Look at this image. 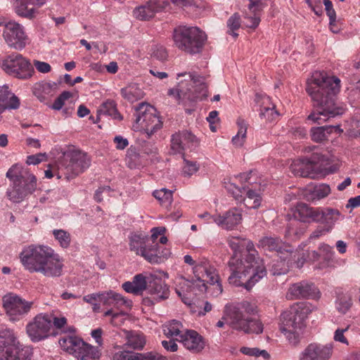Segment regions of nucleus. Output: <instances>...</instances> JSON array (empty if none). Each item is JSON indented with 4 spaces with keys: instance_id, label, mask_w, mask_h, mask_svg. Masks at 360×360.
Returning <instances> with one entry per match:
<instances>
[{
    "instance_id": "obj_1",
    "label": "nucleus",
    "mask_w": 360,
    "mask_h": 360,
    "mask_svg": "<svg viewBox=\"0 0 360 360\" xmlns=\"http://www.w3.org/2000/svg\"><path fill=\"white\" fill-rule=\"evenodd\" d=\"M340 79L329 77L323 71H315L307 84V92L314 102V109L307 120L312 124H322L330 119L342 115L345 108L335 103L340 91Z\"/></svg>"
},
{
    "instance_id": "obj_2",
    "label": "nucleus",
    "mask_w": 360,
    "mask_h": 360,
    "mask_svg": "<svg viewBox=\"0 0 360 360\" xmlns=\"http://www.w3.org/2000/svg\"><path fill=\"white\" fill-rule=\"evenodd\" d=\"M194 279L179 278L176 288L179 296H185L190 290L193 295L208 292L212 297L223 292V286L217 269L207 259H202L193 267Z\"/></svg>"
},
{
    "instance_id": "obj_3",
    "label": "nucleus",
    "mask_w": 360,
    "mask_h": 360,
    "mask_svg": "<svg viewBox=\"0 0 360 360\" xmlns=\"http://www.w3.org/2000/svg\"><path fill=\"white\" fill-rule=\"evenodd\" d=\"M250 254L240 259L231 258L229 262L231 275L229 283L235 287H243L250 290L256 283L266 275V267L254 245L249 243Z\"/></svg>"
},
{
    "instance_id": "obj_4",
    "label": "nucleus",
    "mask_w": 360,
    "mask_h": 360,
    "mask_svg": "<svg viewBox=\"0 0 360 360\" xmlns=\"http://www.w3.org/2000/svg\"><path fill=\"white\" fill-rule=\"evenodd\" d=\"M63 259L50 246L32 245L24 250V266L30 272L40 273L46 277L63 274Z\"/></svg>"
},
{
    "instance_id": "obj_5",
    "label": "nucleus",
    "mask_w": 360,
    "mask_h": 360,
    "mask_svg": "<svg viewBox=\"0 0 360 360\" xmlns=\"http://www.w3.org/2000/svg\"><path fill=\"white\" fill-rule=\"evenodd\" d=\"M257 313V305L248 301H243L236 305L226 304L221 320L217 323L216 326L222 328L226 323L238 331L260 334L263 332L264 326L259 320L253 318Z\"/></svg>"
},
{
    "instance_id": "obj_6",
    "label": "nucleus",
    "mask_w": 360,
    "mask_h": 360,
    "mask_svg": "<svg viewBox=\"0 0 360 360\" xmlns=\"http://www.w3.org/2000/svg\"><path fill=\"white\" fill-rule=\"evenodd\" d=\"M313 309L310 303L297 302L281 314L279 328L290 344L299 343L305 327L304 321Z\"/></svg>"
},
{
    "instance_id": "obj_7",
    "label": "nucleus",
    "mask_w": 360,
    "mask_h": 360,
    "mask_svg": "<svg viewBox=\"0 0 360 360\" xmlns=\"http://www.w3.org/2000/svg\"><path fill=\"white\" fill-rule=\"evenodd\" d=\"M172 39L179 50L195 55L202 52L207 35L196 26L179 25L174 29Z\"/></svg>"
},
{
    "instance_id": "obj_8",
    "label": "nucleus",
    "mask_w": 360,
    "mask_h": 360,
    "mask_svg": "<svg viewBox=\"0 0 360 360\" xmlns=\"http://www.w3.org/2000/svg\"><path fill=\"white\" fill-rule=\"evenodd\" d=\"M129 249L150 264L162 263L172 255L170 249L167 247L150 245L148 236L142 233H135L130 236Z\"/></svg>"
},
{
    "instance_id": "obj_9",
    "label": "nucleus",
    "mask_w": 360,
    "mask_h": 360,
    "mask_svg": "<svg viewBox=\"0 0 360 360\" xmlns=\"http://www.w3.org/2000/svg\"><path fill=\"white\" fill-rule=\"evenodd\" d=\"M136 119L132 125L134 131H143L150 135L162 127L159 114L152 105L141 103L136 108Z\"/></svg>"
},
{
    "instance_id": "obj_10",
    "label": "nucleus",
    "mask_w": 360,
    "mask_h": 360,
    "mask_svg": "<svg viewBox=\"0 0 360 360\" xmlns=\"http://www.w3.org/2000/svg\"><path fill=\"white\" fill-rule=\"evenodd\" d=\"M188 75L192 83L195 85V92H191V89L185 91L182 89L179 84L177 87L170 89L168 91V95L175 99L177 102L181 103L186 100L191 102H196L201 101L207 96V88L204 83V79L194 73L182 72L177 75L178 77Z\"/></svg>"
},
{
    "instance_id": "obj_11",
    "label": "nucleus",
    "mask_w": 360,
    "mask_h": 360,
    "mask_svg": "<svg viewBox=\"0 0 360 360\" xmlns=\"http://www.w3.org/2000/svg\"><path fill=\"white\" fill-rule=\"evenodd\" d=\"M6 177L9 185L6 191L8 199L13 202L22 201V165L13 164L7 171Z\"/></svg>"
},
{
    "instance_id": "obj_12",
    "label": "nucleus",
    "mask_w": 360,
    "mask_h": 360,
    "mask_svg": "<svg viewBox=\"0 0 360 360\" xmlns=\"http://www.w3.org/2000/svg\"><path fill=\"white\" fill-rule=\"evenodd\" d=\"M65 174L67 179H74L83 173L90 166L91 160L85 153L73 150L65 155Z\"/></svg>"
},
{
    "instance_id": "obj_13",
    "label": "nucleus",
    "mask_w": 360,
    "mask_h": 360,
    "mask_svg": "<svg viewBox=\"0 0 360 360\" xmlns=\"http://www.w3.org/2000/svg\"><path fill=\"white\" fill-rule=\"evenodd\" d=\"M228 191L238 202H243L248 209H257L262 202V197L257 192L249 187L240 188L235 183H229L227 186Z\"/></svg>"
},
{
    "instance_id": "obj_14",
    "label": "nucleus",
    "mask_w": 360,
    "mask_h": 360,
    "mask_svg": "<svg viewBox=\"0 0 360 360\" xmlns=\"http://www.w3.org/2000/svg\"><path fill=\"white\" fill-rule=\"evenodd\" d=\"M18 343L13 330H0V360H21Z\"/></svg>"
},
{
    "instance_id": "obj_15",
    "label": "nucleus",
    "mask_w": 360,
    "mask_h": 360,
    "mask_svg": "<svg viewBox=\"0 0 360 360\" xmlns=\"http://www.w3.org/2000/svg\"><path fill=\"white\" fill-rule=\"evenodd\" d=\"M51 328V321L46 316L38 315L27 324L26 330L33 342H39L50 335Z\"/></svg>"
},
{
    "instance_id": "obj_16",
    "label": "nucleus",
    "mask_w": 360,
    "mask_h": 360,
    "mask_svg": "<svg viewBox=\"0 0 360 360\" xmlns=\"http://www.w3.org/2000/svg\"><path fill=\"white\" fill-rule=\"evenodd\" d=\"M333 354V344L311 343L300 353L299 360H329Z\"/></svg>"
},
{
    "instance_id": "obj_17",
    "label": "nucleus",
    "mask_w": 360,
    "mask_h": 360,
    "mask_svg": "<svg viewBox=\"0 0 360 360\" xmlns=\"http://www.w3.org/2000/svg\"><path fill=\"white\" fill-rule=\"evenodd\" d=\"M99 301L103 306L112 307V308L116 309L124 307L127 310H130L132 307L131 300L112 290L100 291Z\"/></svg>"
},
{
    "instance_id": "obj_18",
    "label": "nucleus",
    "mask_w": 360,
    "mask_h": 360,
    "mask_svg": "<svg viewBox=\"0 0 360 360\" xmlns=\"http://www.w3.org/2000/svg\"><path fill=\"white\" fill-rule=\"evenodd\" d=\"M287 297L289 299L309 298L317 300L320 297L319 289L313 284L302 281L292 284L288 289Z\"/></svg>"
},
{
    "instance_id": "obj_19",
    "label": "nucleus",
    "mask_w": 360,
    "mask_h": 360,
    "mask_svg": "<svg viewBox=\"0 0 360 360\" xmlns=\"http://www.w3.org/2000/svg\"><path fill=\"white\" fill-rule=\"evenodd\" d=\"M148 290L153 300H150L149 298H145L143 300L145 304H153L154 302H158L169 297V291L168 286L160 277L155 274L153 275V279H152L151 283L148 285Z\"/></svg>"
},
{
    "instance_id": "obj_20",
    "label": "nucleus",
    "mask_w": 360,
    "mask_h": 360,
    "mask_svg": "<svg viewBox=\"0 0 360 360\" xmlns=\"http://www.w3.org/2000/svg\"><path fill=\"white\" fill-rule=\"evenodd\" d=\"M3 36L11 47L20 50L22 48V29L19 23L12 20L7 22L5 24Z\"/></svg>"
},
{
    "instance_id": "obj_21",
    "label": "nucleus",
    "mask_w": 360,
    "mask_h": 360,
    "mask_svg": "<svg viewBox=\"0 0 360 360\" xmlns=\"http://www.w3.org/2000/svg\"><path fill=\"white\" fill-rule=\"evenodd\" d=\"M212 221L219 226L227 230L233 229L242 221V212L237 208H232L223 215L216 214L212 217Z\"/></svg>"
},
{
    "instance_id": "obj_22",
    "label": "nucleus",
    "mask_w": 360,
    "mask_h": 360,
    "mask_svg": "<svg viewBox=\"0 0 360 360\" xmlns=\"http://www.w3.org/2000/svg\"><path fill=\"white\" fill-rule=\"evenodd\" d=\"M3 307L12 321L20 320L22 311V300L13 293H8L2 298Z\"/></svg>"
},
{
    "instance_id": "obj_23",
    "label": "nucleus",
    "mask_w": 360,
    "mask_h": 360,
    "mask_svg": "<svg viewBox=\"0 0 360 360\" xmlns=\"http://www.w3.org/2000/svg\"><path fill=\"white\" fill-rule=\"evenodd\" d=\"M20 105V100L9 89L8 85L0 86V115L6 110H15Z\"/></svg>"
},
{
    "instance_id": "obj_24",
    "label": "nucleus",
    "mask_w": 360,
    "mask_h": 360,
    "mask_svg": "<svg viewBox=\"0 0 360 360\" xmlns=\"http://www.w3.org/2000/svg\"><path fill=\"white\" fill-rule=\"evenodd\" d=\"M179 342L188 350L193 352H198L205 347L202 337L196 331L186 330L180 336Z\"/></svg>"
},
{
    "instance_id": "obj_25",
    "label": "nucleus",
    "mask_w": 360,
    "mask_h": 360,
    "mask_svg": "<svg viewBox=\"0 0 360 360\" xmlns=\"http://www.w3.org/2000/svg\"><path fill=\"white\" fill-rule=\"evenodd\" d=\"M196 142L195 136L189 131H184L172 135L171 147L174 153H181L185 148L192 146Z\"/></svg>"
},
{
    "instance_id": "obj_26",
    "label": "nucleus",
    "mask_w": 360,
    "mask_h": 360,
    "mask_svg": "<svg viewBox=\"0 0 360 360\" xmlns=\"http://www.w3.org/2000/svg\"><path fill=\"white\" fill-rule=\"evenodd\" d=\"M319 212V207H312L303 202L298 203L292 210L294 217L302 222H316Z\"/></svg>"
},
{
    "instance_id": "obj_27",
    "label": "nucleus",
    "mask_w": 360,
    "mask_h": 360,
    "mask_svg": "<svg viewBox=\"0 0 360 360\" xmlns=\"http://www.w3.org/2000/svg\"><path fill=\"white\" fill-rule=\"evenodd\" d=\"M2 69L9 75L22 78V57L21 55L8 56L1 65Z\"/></svg>"
},
{
    "instance_id": "obj_28",
    "label": "nucleus",
    "mask_w": 360,
    "mask_h": 360,
    "mask_svg": "<svg viewBox=\"0 0 360 360\" xmlns=\"http://www.w3.org/2000/svg\"><path fill=\"white\" fill-rule=\"evenodd\" d=\"M318 220L316 222H322L326 227L331 231L335 224L343 216L337 209L330 207H319Z\"/></svg>"
},
{
    "instance_id": "obj_29",
    "label": "nucleus",
    "mask_w": 360,
    "mask_h": 360,
    "mask_svg": "<svg viewBox=\"0 0 360 360\" xmlns=\"http://www.w3.org/2000/svg\"><path fill=\"white\" fill-rule=\"evenodd\" d=\"M330 192L328 184L309 185L304 191V197L308 201L315 202L326 198Z\"/></svg>"
},
{
    "instance_id": "obj_30",
    "label": "nucleus",
    "mask_w": 360,
    "mask_h": 360,
    "mask_svg": "<svg viewBox=\"0 0 360 360\" xmlns=\"http://www.w3.org/2000/svg\"><path fill=\"white\" fill-rule=\"evenodd\" d=\"M335 308L340 314H346L352 305L351 292L339 289L336 292Z\"/></svg>"
},
{
    "instance_id": "obj_31",
    "label": "nucleus",
    "mask_w": 360,
    "mask_h": 360,
    "mask_svg": "<svg viewBox=\"0 0 360 360\" xmlns=\"http://www.w3.org/2000/svg\"><path fill=\"white\" fill-rule=\"evenodd\" d=\"M290 171L295 176L314 178L315 173L311 166L303 158L294 160L290 166Z\"/></svg>"
},
{
    "instance_id": "obj_32",
    "label": "nucleus",
    "mask_w": 360,
    "mask_h": 360,
    "mask_svg": "<svg viewBox=\"0 0 360 360\" xmlns=\"http://www.w3.org/2000/svg\"><path fill=\"white\" fill-rule=\"evenodd\" d=\"M257 102L260 106V117L265 118L267 121H272L276 115V112L274 110L275 106L271 103V98L267 96H261Z\"/></svg>"
},
{
    "instance_id": "obj_33",
    "label": "nucleus",
    "mask_w": 360,
    "mask_h": 360,
    "mask_svg": "<svg viewBox=\"0 0 360 360\" xmlns=\"http://www.w3.org/2000/svg\"><path fill=\"white\" fill-rule=\"evenodd\" d=\"M56 82H41L36 83L33 86V94L40 100L44 101L47 96L53 94L57 89Z\"/></svg>"
},
{
    "instance_id": "obj_34",
    "label": "nucleus",
    "mask_w": 360,
    "mask_h": 360,
    "mask_svg": "<svg viewBox=\"0 0 360 360\" xmlns=\"http://www.w3.org/2000/svg\"><path fill=\"white\" fill-rule=\"evenodd\" d=\"M184 326L176 320H172L163 325V333L167 338H174L179 341L180 336L184 335Z\"/></svg>"
},
{
    "instance_id": "obj_35",
    "label": "nucleus",
    "mask_w": 360,
    "mask_h": 360,
    "mask_svg": "<svg viewBox=\"0 0 360 360\" xmlns=\"http://www.w3.org/2000/svg\"><path fill=\"white\" fill-rule=\"evenodd\" d=\"M148 5L152 6L155 12L160 11L166 8L169 1L180 8H187L193 5L192 1L189 0H148Z\"/></svg>"
},
{
    "instance_id": "obj_36",
    "label": "nucleus",
    "mask_w": 360,
    "mask_h": 360,
    "mask_svg": "<svg viewBox=\"0 0 360 360\" xmlns=\"http://www.w3.org/2000/svg\"><path fill=\"white\" fill-rule=\"evenodd\" d=\"M236 124L238 129L236 135L232 138V143L235 147L240 148L245 142L248 124L247 122L241 117L238 118Z\"/></svg>"
},
{
    "instance_id": "obj_37",
    "label": "nucleus",
    "mask_w": 360,
    "mask_h": 360,
    "mask_svg": "<svg viewBox=\"0 0 360 360\" xmlns=\"http://www.w3.org/2000/svg\"><path fill=\"white\" fill-rule=\"evenodd\" d=\"M228 244L229 247L233 250L234 254L232 258H237V254L240 252V248L242 247L245 246L246 250L242 255V257L245 255L250 254V250H249L248 245L249 243L253 244L251 241L247 240L244 238L238 236H229L227 239Z\"/></svg>"
},
{
    "instance_id": "obj_38",
    "label": "nucleus",
    "mask_w": 360,
    "mask_h": 360,
    "mask_svg": "<svg viewBox=\"0 0 360 360\" xmlns=\"http://www.w3.org/2000/svg\"><path fill=\"white\" fill-rule=\"evenodd\" d=\"M193 295H194L193 291L190 290V292L186 293L185 296H179L180 297H181L182 301L190 307V309L192 314L198 316H205L206 313L212 310V306L208 302H205L204 307L202 308V309H195V303L192 302Z\"/></svg>"
},
{
    "instance_id": "obj_39",
    "label": "nucleus",
    "mask_w": 360,
    "mask_h": 360,
    "mask_svg": "<svg viewBox=\"0 0 360 360\" xmlns=\"http://www.w3.org/2000/svg\"><path fill=\"white\" fill-rule=\"evenodd\" d=\"M115 309L110 308L107 311H105L103 314V316L108 317L110 316V323L115 327H120L122 326L124 321L126 320V317L127 316V309L123 308H120V309H117L118 311H115Z\"/></svg>"
},
{
    "instance_id": "obj_40",
    "label": "nucleus",
    "mask_w": 360,
    "mask_h": 360,
    "mask_svg": "<svg viewBox=\"0 0 360 360\" xmlns=\"http://www.w3.org/2000/svg\"><path fill=\"white\" fill-rule=\"evenodd\" d=\"M100 357L98 349L84 342V345L80 347L77 352V359L79 360H95Z\"/></svg>"
},
{
    "instance_id": "obj_41",
    "label": "nucleus",
    "mask_w": 360,
    "mask_h": 360,
    "mask_svg": "<svg viewBox=\"0 0 360 360\" xmlns=\"http://www.w3.org/2000/svg\"><path fill=\"white\" fill-rule=\"evenodd\" d=\"M333 128V126L312 127L310 130L311 140L316 143L326 141L331 134Z\"/></svg>"
},
{
    "instance_id": "obj_42",
    "label": "nucleus",
    "mask_w": 360,
    "mask_h": 360,
    "mask_svg": "<svg viewBox=\"0 0 360 360\" xmlns=\"http://www.w3.org/2000/svg\"><path fill=\"white\" fill-rule=\"evenodd\" d=\"M166 229L162 226L153 228L150 231L151 236L149 238L150 245L155 247H162L160 245H165L168 242L165 236Z\"/></svg>"
},
{
    "instance_id": "obj_43",
    "label": "nucleus",
    "mask_w": 360,
    "mask_h": 360,
    "mask_svg": "<svg viewBox=\"0 0 360 360\" xmlns=\"http://www.w3.org/2000/svg\"><path fill=\"white\" fill-rule=\"evenodd\" d=\"M239 351L244 355L255 357V359H262L263 360H270L271 354L266 349H261L257 347H241Z\"/></svg>"
},
{
    "instance_id": "obj_44",
    "label": "nucleus",
    "mask_w": 360,
    "mask_h": 360,
    "mask_svg": "<svg viewBox=\"0 0 360 360\" xmlns=\"http://www.w3.org/2000/svg\"><path fill=\"white\" fill-rule=\"evenodd\" d=\"M121 94L124 98L130 102L141 99L143 96L142 90L136 85H131L122 89Z\"/></svg>"
},
{
    "instance_id": "obj_45",
    "label": "nucleus",
    "mask_w": 360,
    "mask_h": 360,
    "mask_svg": "<svg viewBox=\"0 0 360 360\" xmlns=\"http://www.w3.org/2000/svg\"><path fill=\"white\" fill-rule=\"evenodd\" d=\"M153 195L159 201L162 206L168 207L172 205L173 201L172 191L167 188H161L160 190H155Z\"/></svg>"
},
{
    "instance_id": "obj_46",
    "label": "nucleus",
    "mask_w": 360,
    "mask_h": 360,
    "mask_svg": "<svg viewBox=\"0 0 360 360\" xmlns=\"http://www.w3.org/2000/svg\"><path fill=\"white\" fill-rule=\"evenodd\" d=\"M153 274H139L134 276L133 282L139 293L142 292L153 279Z\"/></svg>"
},
{
    "instance_id": "obj_47",
    "label": "nucleus",
    "mask_w": 360,
    "mask_h": 360,
    "mask_svg": "<svg viewBox=\"0 0 360 360\" xmlns=\"http://www.w3.org/2000/svg\"><path fill=\"white\" fill-rule=\"evenodd\" d=\"M52 233L55 240L62 248L67 249L70 247L71 236L69 232L63 229H53Z\"/></svg>"
},
{
    "instance_id": "obj_48",
    "label": "nucleus",
    "mask_w": 360,
    "mask_h": 360,
    "mask_svg": "<svg viewBox=\"0 0 360 360\" xmlns=\"http://www.w3.org/2000/svg\"><path fill=\"white\" fill-rule=\"evenodd\" d=\"M155 11L152 6L148 5V1L146 5L141 6L134 10V17L140 20H146L152 18L155 13Z\"/></svg>"
},
{
    "instance_id": "obj_49",
    "label": "nucleus",
    "mask_w": 360,
    "mask_h": 360,
    "mask_svg": "<svg viewBox=\"0 0 360 360\" xmlns=\"http://www.w3.org/2000/svg\"><path fill=\"white\" fill-rule=\"evenodd\" d=\"M146 344V340L142 334L130 332L127 335V345L133 349H142Z\"/></svg>"
},
{
    "instance_id": "obj_50",
    "label": "nucleus",
    "mask_w": 360,
    "mask_h": 360,
    "mask_svg": "<svg viewBox=\"0 0 360 360\" xmlns=\"http://www.w3.org/2000/svg\"><path fill=\"white\" fill-rule=\"evenodd\" d=\"M45 0H24V18L30 19L33 18L35 16L37 12L36 8L34 6H41L45 4Z\"/></svg>"
},
{
    "instance_id": "obj_51",
    "label": "nucleus",
    "mask_w": 360,
    "mask_h": 360,
    "mask_svg": "<svg viewBox=\"0 0 360 360\" xmlns=\"http://www.w3.org/2000/svg\"><path fill=\"white\" fill-rule=\"evenodd\" d=\"M240 17L238 13H233L227 20L226 25L228 27L227 32L232 35L234 38H237L238 34L236 32L240 27Z\"/></svg>"
},
{
    "instance_id": "obj_52",
    "label": "nucleus",
    "mask_w": 360,
    "mask_h": 360,
    "mask_svg": "<svg viewBox=\"0 0 360 360\" xmlns=\"http://www.w3.org/2000/svg\"><path fill=\"white\" fill-rule=\"evenodd\" d=\"M98 113L113 116L115 118H120V114L117 112L115 104L113 101H108L104 102L98 109Z\"/></svg>"
},
{
    "instance_id": "obj_53",
    "label": "nucleus",
    "mask_w": 360,
    "mask_h": 360,
    "mask_svg": "<svg viewBox=\"0 0 360 360\" xmlns=\"http://www.w3.org/2000/svg\"><path fill=\"white\" fill-rule=\"evenodd\" d=\"M281 240L272 237H264L259 240V245L269 250H280Z\"/></svg>"
},
{
    "instance_id": "obj_54",
    "label": "nucleus",
    "mask_w": 360,
    "mask_h": 360,
    "mask_svg": "<svg viewBox=\"0 0 360 360\" xmlns=\"http://www.w3.org/2000/svg\"><path fill=\"white\" fill-rule=\"evenodd\" d=\"M199 169L200 165L197 162L184 159V166L182 167V174L184 176L191 177L196 174Z\"/></svg>"
},
{
    "instance_id": "obj_55",
    "label": "nucleus",
    "mask_w": 360,
    "mask_h": 360,
    "mask_svg": "<svg viewBox=\"0 0 360 360\" xmlns=\"http://www.w3.org/2000/svg\"><path fill=\"white\" fill-rule=\"evenodd\" d=\"M26 183L24 185V194H31L37 188V179L32 174L26 173L24 176V181Z\"/></svg>"
},
{
    "instance_id": "obj_56",
    "label": "nucleus",
    "mask_w": 360,
    "mask_h": 360,
    "mask_svg": "<svg viewBox=\"0 0 360 360\" xmlns=\"http://www.w3.org/2000/svg\"><path fill=\"white\" fill-rule=\"evenodd\" d=\"M77 337L76 336H65L63 338H61L59 340V345L60 347L65 351L66 352L69 353L70 352H72V347L74 344H75V341L77 340Z\"/></svg>"
},
{
    "instance_id": "obj_57",
    "label": "nucleus",
    "mask_w": 360,
    "mask_h": 360,
    "mask_svg": "<svg viewBox=\"0 0 360 360\" xmlns=\"http://www.w3.org/2000/svg\"><path fill=\"white\" fill-rule=\"evenodd\" d=\"M139 353L119 351L112 356V360H138Z\"/></svg>"
},
{
    "instance_id": "obj_58",
    "label": "nucleus",
    "mask_w": 360,
    "mask_h": 360,
    "mask_svg": "<svg viewBox=\"0 0 360 360\" xmlns=\"http://www.w3.org/2000/svg\"><path fill=\"white\" fill-rule=\"evenodd\" d=\"M308 165L314 170L316 165L321 163L323 161V156L319 153H313L310 157L303 158Z\"/></svg>"
},
{
    "instance_id": "obj_59",
    "label": "nucleus",
    "mask_w": 360,
    "mask_h": 360,
    "mask_svg": "<svg viewBox=\"0 0 360 360\" xmlns=\"http://www.w3.org/2000/svg\"><path fill=\"white\" fill-rule=\"evenodd\" d=\"M72 96L70 91H63L53 102L52 108L56 110L62 109L65 104V101Z\"/></svg>"
},
{
    "instance_id": "obj_60",
    "label": "nucleus",
    "mask_w": 360,
    "mask_h": 360,
    "mask_svg": "<svg viewBox=\"0 0 360 360\" xmlns=\"http://www.w3.org/2000/svg\"><path fill=\"white\" fill-rule=\"evenodd\" d=\"M47 160V155L44 153H37L35 155H29L27 158L26 163L29 165H36Z\"/></svg>"
},
{
    "instance_id": "obj_61",
    "label": "nucleus",
    "mask_w": 360,
    "mask_h": 360,
    "mask_svg": "<svg viewBox=\"0 0 360 360\" xmlns=\"http://www.w3.org/2000/svg\"><path fill=\"white\" fill-rule=\"evenodd\" d=\"M244 18L248 20L246 24L247 27L250 28H256L260 22V18L257 15L256 12L253 13V15H250L246 13Z\"/></svg>"
},
{
    "instance_id": "obj_62",
    "label": "nucleus",
    "mask_w": 360,
    "mask_h": 360,
    "mask_svg": "<svg viewBox=\"0 0 360 360\" xmlns=\"http://www.w3.org/2000/svg\"><path fill=\"white\" fill-rule=\"evenodd\" d=\"M152 56L160 60H164L167 58V52L163 46H155Z\"/></svg>"
},
{
    "instance_id": "obj_63",
    "label": "nucleus",
    "mask_w": 360,
    "mask_h": 360,
    "mask_svg": "<svg viewBox=\"0 0 360 360\" xmlns=\"http://www.w3.org/2000/svg\"><path fill=\"white\" fill-rule=\"evenodd\" d=\"M348 328L349 326L346 327L345 328H338L334 333V340L336 342H340L341 343L348 345V341L344 335L345 332L347 331Z\"/></svg>"
},
{
    "instance_id": "obj_64",
    "label": "nucleus",
    "mask_w": 360,
    "mask_h": 360,
    "mask_svg": "<svg viewBox=\"0 0 360 360\" xmlns=\"http://www.w3.org/2000/svg\"><path fill=\"white\" fill-rule=\"evenodd\" d=\"M34 65L35 66L36 69L41 73H48L51 70V65L46 62L35 60H34Z\"/></svg>"
}]
</instances>
